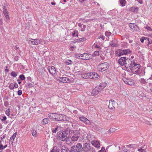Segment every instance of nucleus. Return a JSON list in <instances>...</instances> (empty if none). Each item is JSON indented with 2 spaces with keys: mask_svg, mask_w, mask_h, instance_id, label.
Listing matches in <instances>:
<instances>
[{
  "mask_svg": "<svg viewBox=\"0 0 152 152\" xmlns=\"http://www.w3.org/2000/svg\"><path fill=\"white\" fill-rule=\"evenodd\" d=\"M73 135H75V136H77L80 137V133L79 131L77 130H75L73 132Z\"/></svg>",
  "mask_w": 152,
  "mask_h": 152,
  "instance_id": "obj_28",
  "label": "nucleus"
},
{
  "mask_svg": "<svg viewBox=\"0 0 152 152\" xmlns=\"http://www.w3.org/2000/svg\"><path fill=\"white\" fill-rule=\"evenodd\" d=\"M126 57H121L118 60V63L121 66L124 65L125 61H126Z\"/></svg>",
  "mask_w": 152,
  "mask_h": 152,
  "instance_id": "obj_18",
  "label": "nucleus"
},
{
  "mask_svg": "<svg viewBox=\"0 0 152 152\" xmlns=\"http://www.w3.org/2000/svg\"><path fill=\"white\" fill-rule=\"evenodd\" d=\"M10 75L12 77H15L17 76V73L14 71H12L10 73Z\"/></svg>",
  "mask_w": 152,
  "mask_h": 152,
  "instance_id": "obj_39",
  "label": "nucleus"
},
{
  "mask_svg": "<svg viewBox=\"0 0 152 152\" xmlns=\"http://www.w3.org/2000/svg\"><path fill=\"white\" fill-rule=\"evenodd\" d=\"M2 118H3V119H1L2 121H5L7 119V117L5 116H2Z\"/></svg>",
  "mask_w": 152,
  "mask_h": 152,
  "instance_id": "obj_56",
  "label": "nucleus"
},
{
  "mask_svg": "<svg viewBox=\"0 0 152 152\" xmlns=\"http://www.w3.org/2000/svg\"><path fill=\"white\" fill-rule=\"evenodd\" d=\"M127 147L130 150H132V151L133 149V148H135L136 147V145L135 144H129V145H126Z\"/></svg>",
  "mask_w": 152,
  "mask_h": 152,
  "instance_id": "obj_26",
  "label": "nucleus"
},
{
  "mask_svg": "<svg viewBox=\"0 0 152 152\" xmlns=\"http://www.w3.org/2000/svg\"><path fill=\"white\" fill-rule=\"evenodd\" d=\"M123 51L124 55H125L130 53L132 52V51L129 49L123 50Z\"/></svg>",
  "mask_w": 152,
  "mask_h": 152,
  "instance_id": "obj_29",
  "label": "nucleus"
},
{
  "mask_svg": "<svg viewBox=\"0 0 152 152\" xmlns=\"http://www.w3.org/2000/svg\"><path fill=\"white\" fill-rule=\"evenodd\" d=\"M145 28L147 29L148 30L152 31V29H151L150 27L148 26H146L145 27Z\"/></svg>",
  "mask_w": 152,
  "mask_h": 152,
  "instance_id": "obj_55",
  "label": "nucleus"
},
{
  "mask_svg": "<svg viewBox=\"0 0 152 152\" xmlns=\"http://www.w3.org/2000/svg\"><path fill=\"white\" fill-rule=\"evenodd\" d=\"M107 84L105 83H100V85L98 86L99 87V88L101 89V91L102 89H104L105 86H106Z\"/></svg>",
  "mask_w": 152,
  "mask_h": 152,
  "instance_id": "obj_25",
  "label": "nucleus"
},
{
  "mask_svg": "<svg viewBox=\"0 0 152 152\" xmlns=\"http://www.w3.org/2000/svg\"><path fill=\"white\" fill-rule=\"evenodd\" d=\"M86 26L85 25H83V27L81 28V31H84L85 30V28H86Z\"/></svg>",
  "mask_w": 152,
  "mask_h": 152,
  "instance_id": "obj_53",
  "label": "nucleus"
},
{
  "mask_svg": "<svg viewBox=\"0 0 152 152\" xmlns=\"http://www.w3.org/2000/svg\"><path fill=\"white\" fill-rule=\"evenodd\" d=\"M50 121L49 119L45 118L42 121V123L43 125H45L48 124Z\"/></svg>",
  "mask_w": 152,
  "mask_h": 152,
  "instance_id": "obj_24",
  "label": "nucleus"
},
{
  "mask_svg": "<svg viewBox=\"0 0 152 152\" xmlns=\"http://www.w3.org/2000/svg\"><path fill=\"white\" fill-rule=\"evenodd\" d=\"M10 111L9 109H8L6 110V113L7 115H8V116L10 115Z\"/></svg>",
  "mask_w": 152,
  "mask_h": 152,
  "instance_id": "obj_54",
  "label": "nucleus"
},
{
  "mask_svg": "<svg viewBox=\"0 0 152 152\" xmlns=\"http://www.w3.org/2000/svg\"><path fill=\"white\" fill-rule=\"evenodd\" d=\"M70 152H78L75 149L74 145L72 146L70 148Z\"/></svg>",
  "mask_w": 152,
  "mask_h": 152,
  "instance_id": "obj_31",
  "label": "nucleus"
},
{
  "mask_svg": "<svg viewBox=\"0 0 152 152\" xmlns=\"http://www.w3.org/2000/svg\"><path fill=\"white\" fill-rule=\"evenodd\" d=\"M147 148V146L144 145V146L142 147L140 149L138 150L139 151L141 152H145V150Z\"/></svg>",
  "mask_w": 152,
  "mask_h": 152,
  "instance_id": "obj_27",
  "label": "nucleus"
},
{
  "mask_svg": "<svg viewBox=\"0 0 152 152\" xmlns=\"http://www.w3.org/2000/svg\"><path fill=\"white\" fill-rule=\"evenodd\" d=\"M147 41H148V45H149V44L152 43V41L151 40L150 41L149 39V40Z\"/></svg>",
  "mask_w": 152,
  "mask_h": 152,
  "instance_id": "obj_62",
  "label": "nucleus"
},
{
  "mask_svg": "<svg viewBox=\"0 0 152 152\" xmlns=\"http://www.w3.org/2000/svg\"><path fill=\"white\" fill-rule=\"evenodd\" d=\"M59 149L57 146H54L53 147L51 151L52 152H59Z\"/></svg>",
  "mask_w": 152,
  "mask_h": 152,
  "instance_id": "obj_30",
  "label": "nucleus"
},
{
  "mask_svg": "<svg viewBox=\"0 0 152 152\" xmlns=\"http://www.w3.org/2000/svg\"><path fill=\"white\" fill-rule=\"evenodd\" d=\"M99 152H106L104 148L103 147L100 150Z\"/></svg>",
  "mask_w": 152,
  "mask_h": 152,
  "instance_id": "obj_52",
  "label": "nucleus"
},
{
  "mask_svg": "<svg viewBox=\"0 0 152 152\" xmlns=\"http://www.w3.org/2000/svg\"><path fill=\"white\" fill-rule=\"evenodd\" d=\"M93 72H90L89 73H87L84 74V78L86 79H91L93 78L92 77Z\"/></svg>",
  "mask_w": 152,
  "mask_h": 152,
  "instance_id": "obj_16",
  "label": "nucleus"
},
{
  "mask_svg": "<svg viewBox=\"0 0 152 152\" xmlns=\"http://www.w3.org/2000/svg\"><path fill=\"white\" fill-rule=\"evenodd\" d=\"M9 88L11 90L13 89L14 88L13 86V84L12 83L10 84L9 85Z\"/></svg>",
  "mask_w": 152,
  "mask_h": 152,
  "instance_id": "obj_49",
  "label": "nucleus"
},
{
  "mask_svg": "<svg viewBox=\"0 0 152 152\" xmlns=\"http://www.w3.org/2000/svg\"><path fill=\"white\" fill-rule=\"evenodd\" d=\"M60 115V121H69V118L68 117L64 115L61 114Z\"/></svg>",
  "mask_w": 152,
  "mask_h": 152,
  "instance_id": "obj_19",
  "label": "nucleus"
},
{
  "mask_svg": "<svg viewBox=\"0 0 152 152\" xmlns=\"http://www.w3.org/2000/svg\"><path fill=\"white\" fill-rule=\"evenodd\" d=\"M123 80L124 83L127 84L132 85L133 84V81L131 79H126L125 78H124L123 79Z\"/></svg>",
  "mask_w": 152,
  "mask_h": 152,
  "instance_id": "obj_12",
  "label": "nucleus"
},
{
  "mask_svg": "<svg viewBox=\"0 0 152 152\" xmlns=\"http://www.w3.org/2000/svg\"><path fill=\"white\" fill-rule=\"evenodd\" d=\"M72 36L73 37H77L78 36V32L77 31L75 30L72 33Z\"/></svg>",
  "mask_w": 152,
  "mask_h": 152,
  "instance_id": "obj_37",
  "label": "nucleus"
},
{
  "mask_svg": "<svg viewBox=\"0 0 152 152\" xmlns=\"http://www.w3.org/2000/svg\"><path fill=\"white\" fill-rule=\"evenodd\" d=\"M92 75V77H93L92 78L93 79L98 78L99 77V76L98 75V74L97 73L95 72H93Z\"/></svg>",
  "mask_w": 152,
  "mask_h": 152,
  "instance_id": "obj_33",
  "label": "nucleus"
},
{
  "mask_svg": "<svg viewBox=\"0 0 152 152\" xmlns=\"http://www.w3.org/2000/svg\"><path fill=\"white\" fill-rule=\"evenodd\" d=\"M16 136V133H14L12 136L11 137L10 140H9V144H12L13 142V141L14 140Z\"/></svg>",
  "mask_w": 152,
  "mask_h": 152,
  "instance_id": "obj_22",
  "label": "nucleus"
},
{
  "mask_svg": "<svg viewBox=\"0 0 152 152\" xmlns=\"http://www.w3.org/2000/svg\"><path fill=\"white\" fill-rule=\"evenodd\" d=\"M129 26L130 28L135 31H137L138 29H139V27L135 23H130Z\"/></svg>",
  "mask_w": 152,
  "mask_h": 152,
  "instance_id": "obj_14",
  "label": "nucleus"
},
{
  "mask_svg": "<svg viewBox=\"0 0 152 152\" xmlns=\"http://www.w3.org/2000/svg\"><path fill=\"white\" fill-rule=\"evenodd\" d=\"M124 37H125L126 39H127L128 38H129V35L128 34H125V35H124Z\"/></svg>",
  "mask_w": 152,
  "mask_h": 152,
  "instance_id": "obj_61",
  "label": "nucleus"
},
{
  "mask_svg": "<svg viewBox=\"0 0 152 152\" xmlns=\"http://www.w3.org/2000/svg\"><path fill=\"white\" fill-rule=\"evenodd\" d=\"M61 152H70V150L69 148L65 146H62L61 150Z\"/></svg>",
  "mask_w": 152,
  "mask_h": 152,
  "instance_id": "obj_23",
  "label": "nucleus"
},
{
  "mask_svg": "<svg viewBox=\"0 0 152 152\" xmlns=\"http://www.w3.org/2000/svg\"><path fill=\"white\" fill-rule=\"evenodd\" d=\"M22 92L21 90H19L18 91V94L19 96L21 95L22 94Z\"/></svg>",
  "mask_w": 152,
  "mask_h": 152,
  "instance_id": "obj_58",
  "label": "nucleus"
},
{
  "mask_svg": "<svg viewBox=\"0 0 152 152\" xmlns=\"http://www.w3.org/2000/svg\"><path fill=\"white\" fill-rule=\"evenodd\" d=\"M80 137L72 135V140L73 141H77Z\"/></svg>",
  "mask_w": 152,
  "mask_h": 152,
  "instance_id": "obj_35",
  "label": "nucleus"
},
{
  "mask_svg": "<svg viewBox=\"0 0 152 152\" xmlns=\"http://www.w3.org/2000/svg\"><path fill=\"white\" fill-rule=\"evenodd\" d=\"M137 9V7L136 8L135 7H132L131 8V11H135V10L136 9Z\"/></svg>",
  "mask_w": 152,
  "mask_h": 152,
  "instance_id": "obj_60",
  "label": "nucleus"
},
{
  "mask_svg": "<svg viewBox=\"0 0 152 152\" xmlns=\"http://www.w3.org/2000/svg\"><path fill=\"white\" fill-rule=\"evenodd\" d=\"M115 104L114 100L112 99H110L109 101V108L110 109H113V107H114Z\"/></svg>",
  "mask_w": 152,
  "mask_h": 152,
  "instance_id": "obj_21",
  "label": "nucleus"
},
{
  "mask_svg": "<svg viewBox=\"0 0 152 152\" xmlns=\"http://www.w3.org/2000/svg\"><path fill=\"white\" fill-rule=\"evenodd\" d=\"M123 50L118 49L116 51L115 54L116 56L120 57L124 55Z\"/></svg>",
  "mask_w": 152,
  "mask_h": 152,
  "instance_id": "obj_20",
  "label": "nucleus"
},
{
  "mask_svg": "<svg viewBox=\"0 0 152 152\" xmlns=\"http://www.w3.org/2000/svg\"><path fill=\"white\" fill-rule=\"evenodd\" d=\"M81 54H79L77 53H75V58H79L80 59H81Z\"/></svg>",
  "mask_w": 152,
  "mask_h": 152,
  "instance_id": "obj_43",
  "label": "nucleus"
},
{
  "mask_svg": "<svg viewBox=\"0 0 152 152\" xmlns=\"http://www.w3.org/2000/svg\"><path fill=\"white\" fill-rule=\"evenodd\" d=\"M74 145L75 149L78 152H82L83 151V147L81 144L78 143L76 144V145Z\"/></svg>",
  "mask_w": 152,
  "mask_h": 152,
  "instance_id": "obj_9",
  "label": "nucleus"
},
{
  "mask_svg": "<svg viewBox=\"0 0 152 152\" xmlns=\"http://www.w3.org/2000/svg\"><path fill=\"white\" fill-rule=\"evenodd\" d=\"M146 40H146H149V38L148 37H141L140 39V41L142 43H143L144 42V40Z\"/></svg>",
  "mask_w": 152,
  "mask_h": 152,
  "instance_id": "obj_32",
  "label": "nucleus"
},
{
  "mask_svg": "<svg viewBox=\"0 0 152 152\" xmlns=\"http://www.w3.org/2000/svg\"><path fill=\"white\" fill-rule=\"evenodd\" d=\"M3 12L4 13H5L6 12L7 13V12H8V11H7V10L6 9V8L5 6H3Z\"/></svg>",
  "mask_w": 152,
  "mask_h": 152,
  "instance_id": "obj_47",
  "label": "nucleus"
},
{
  "mask_svg": "<svg viewBox=\"0 0 152 152\" xmlns=\"http://www.w3.org/2000/svg\"><path fill=\"white\" fill-rule=\"evenodd\" d=\"M60 115L57 113H50L48 114V116L51 119H54L56 121H59Z\"/></svg>",
  "mask_w": 152,
  "mask_h": 152,
  "instance_id": "obj_3",
  "label": "nucleus"
},
{
  "mask_svg": "<svg viewBox=\"0 0 152 152\" xmlns=\"http://www.w3.org/2000/svg\"><path fill=\"white\" fill-rule=\"evenodd\" d=\"M79 119L80 121L84 122L86 124L90 125L91 124L90 121L84 116H82L80 117Z\"/></svg>",
  "mask_w": 152,
  "mask_h": 152,
  "instance_id": "obj_7",
  "label": "nucleus"
},
{
  "mask_svg": "<svg viewBox=\"0 0 152 152\" xmlns=\"http://www.w3.org/2000/svg\"><path fill=\"white\" fill-rule=\"evenodd\" d=\"M86 38L85 37H83L82 38H80L79 39H77V42H82L85 41L86 40Z\"/></svg>",
  "mask_w": 152,
  "mask_h": 152,
  "instance_id": "obj_36",
  "label": "nucleus"
},
{
  "mask_svg": "<svg viewBox=\"0 0 152 152\" xmlns=\"http://www.w3.org/2000/svg\"><path fill=\"white\" fill-rule=\"evenodd\" d=\"M30 23L29 22L27 23L26 24V27H28L30 26Z\"/></svg>",
  "mask_w": 152,
  "mask_h": 152,
  "instance_id": "obj_64",
  "label": "nucleus"
},
{
  "mask_svg": "<svg viewBox=\"0 0 152 152\" xmlns=\"http://www.w3.org/2000/svg\"><path fill=\"white\" fill-rule=\"evenodd\" d=\"M83 151L84 152H88L91 151L92 152H94L95 149L93 147H91L89 143L88 142L85 143L83 145Z\"/></svg>",
  "mask_w": 152,
  "mask_h": 152,
  "instance_id": "obj_1",
  "label": "nucleus"
},
{
  "mask_svg": "<svg viewBox=\"0 0 152 152\" xmlns=\"http://www.w3.org/2000/svg\"><path fill=\"white\" fill-rule=\"evenodd\" d=\"M65 64L67 65L71 64H72V61L70 60H66L65 61Z\"/></svg>",
  "mask_w": 152,
  "mask_h": 152,
  "instance_id": "obj_41",
  "label": "nucleus"
},
{
  "mask_svg": "<svg viewBox=\"0 0 152 152\" xmlns=\"http://www.w3.org/2000/svg\"><path fill=\"white\" fill-rule=\"evenodd\" d=\"M133 61H132L130 58H126V61H125L124 65L126 68H128L129 67L130 69L131 66H132Z\"/></svg>",
  "mask_w": 152,
  "mask_h": 152,
  "instance_id": "obj_4",
  "label": "nucleus"
},
{
  "mask_svg": "<svg viewBox=\"0 0 152 152\" xmlns=\"http://www.w3.org/2000/svg\"><path fill=\"white\" fill-rule=\"evenodd\" d=\"M30 42L32 45H37L40 43V41L38 39H31L29 42Z\"/></svg>",
  "mask_w": 152,
  "mask_h": 152,
  "instance_id": "obj_13",
  "label": "nucleus"
},
{
  "mask_svg": "<svg viewBox=\"0 0 152 152\" xmlns=\"http://www.w3.org/2000/svg\"><path fill=\"white\" fill-rule=\"evenodd\" d=\"M116 129L114 128H110L109 130V131L110 132H113L115 131Z\"/></svg>",
  "mask_w": 152,
  "mask_h": 152,
  "instance_id": "obj_50",
  "label": "nucleus"
},
{
  "mask_svg": "<svg viewBox=\"0 0 152 152\" xmlns=\"http://www.w3.org/2000/svg\"><path fill=\"white\" fill-rule=\"evenodd\" d=\"M32 134L34 137H37V133L35 130L34 129L32 130Z\"/></svg>",
  "mask_w": 152,
  "mask_h": 152,
  "instance_id": "obj_40",
  "label": "nucleus"
},
{
  "mask_svg": "<svg viewBox=\"0 0 152 152\" xmlns=\"http://www.w3.org/2000/svg\"><path fill=\"white\" fill-rule=\"evenodd\" d=\"M27 87L29 88H31L33 87V85L32 83H29L28 84Z\"/></svg>",
  "mask_w": 152,
  "mask_h": 152,
  "instance_id": "obj_57",
  "label": "nucleus"
},
{
  "mask_svg": "<svg viewBox=\"0 0 152 152\" xmlns=\"http://www.w3.org/2000/svg\"><path fill=\"white\" fill-rule=\"evenodd\" d=\"M13 86L14 88L15 87V88H17L18 87V85L16 83L13 84Z\"/></svg>",
  "mask_w": 152,
  "mask_h": 152,
  "instance_id": "obj_63",
  "label": "nucleus"
},
{
  "mask_svg": "<svg viewBox=\"0 0 152 152\" xmlns=\"http://www.w3.org/2000/svg\"><path fill=\"white\" fill-rule=\"evenodd\" d=\"M132 64V66H131L130 69L132 70L134 69H137V70L135 71V72L136 73L139 72V69L140 67V65L136 64L135 61H133V64Z\"/></svg>",
  "mask_w": 152,
  "mask_h": 152,
  "instance_id": "obj_5",
  "label": "nucleus"
},
{
  "mask_svg": "<svg viewBox=\"0 0 152 152\" xmlns=\"http://www.w3.org/2000/svg\"><path fill=\"white\" fill-rule=\"evenodd\" d=\"M108 64L106 62L99 64L98 68L99 71L102 72L107 70L108 69Z\"/></svg>",
  "mask_w": 152,
  "mask_h": 152,
  "instance_id": "obj_2",
  "label": "nucleus"
},
{
  "mask_svg": "<svg viewBox=\"0 0 152 152\" xmlns=\"http://www.w3.org/2000/svg\"><path fill=\"white\" fill-rule=\"evenodd\" d=\"M19 57L18 56H15L14 57V59L16 61H17L19 59Z\"/></svg>",
  "mask_w": 152,
  "mask_h": 152,
  "instance_id": "obj_59",
  "label": "nucleus"
},
{
  "mask_svg": "<svg viewBox=\"0 0 152 152\" xmlns=\"http://www.w3.org/2000/svg\"><path fill=\"white\" fill-rule=\"evenodd\" d=\"M58 126H57L55 129H52V131L53 133H56L58 130Z\"/></svg>",
  "mask_w": 152,
  "mask_h": 152,
  "instance_id": "obj_48",
  "label": "nucleus"
},
{
  "mask_svg": "<svg viewBox=\"0 0 152 152\" xmlns=\"http://www.w3.org/2000/svg\"><path fill=\"white\" fill-rule=\"evenodd\" d=\"M99 52L98 51H96L93 53V55L95 56H98L99 55Z\"/></svg>",
  "mask_w": 152,
  "mask_h": 152,
  "instance_id": "obj_44",
  "label": "nucleus"
},
{
  "mask_svg": "<svg viewBox=\"0 0 152 152\" xmlns=\"http://www.w3.org/2000/svg\"><path fill=\"white\" fill-rule=\"evenodd\" d=\"M19 77L20 79L22 80H23L25 79V77L23 74L20 75Z\"/></svg>",
  "mask_w": 152,
  "mask_h": 152,
  "instance_id": "obj_45",
  "label": "nucleus"
},
{
  "mask_svg": "<svg viewBox=\"0 0 152 152\" xmlns=\"http://www.w3.org/2000/svg\"><path fill=\"white\" fill-rule=\"evenodd\" d=\"M123 149V152H132L133 151H132V150H130V149H128L125 147H124Z\"/></svg>",
  "mask_w": 152,
  "mask_h": 152,
  "instance_id": "obj_34",
  "label": "nucleus"
},
{
  "mask_svg": "<svg viewBox=\"0 0 152 152\" xmlns=\"http://www.w3.org/2000/svg\"><path fill=\"white\" fill-rule=\"evenodd\" d=\"M81 59L83 60H87L90 59L92 58V56L89 54L87 53H84L81 54Z\"/></svg>",
  "mask_w": 152,
  "mask_h": 152,
  "instance_id": "obj_6",
  "label": "nucleus"
},
{
  "mask_svg": "<svg viewBox=\"0 0 152 152\" xmlns=\"http://www.w3.org/2000/svg\"><path fill=\"white\" fill-rule=\"evenodd\" d=\"M119 2L122 7L124 6L125 5L126 3L125 0H119Z\"/></svg>",
  "mask_w": 152,
  "mask_h": 152,
  "instance_id": "obj_38",
  "label": "nucleus"
},
{
  "mask_svg": "<svg viewBox=\"0 0 152 152\" xmlns=\"http://www.w3.org/2000/svg\"><path fill=\"white\" fill-rule=\"evenodd\" d=\"M110 45H111V46L112 47H117V45H116L115 43H113V42L111 43L110 44Z\"/></svg>",
  "mask_w": 152,
  "mask_h": 152,
  "instance_id": "obj_51",
  "label": "nucleus"
},
{
  "mask_svg": "<svg viewBox=\"0 0 152 152\" xmlns=\"http://www.w3.org/2000/svg\"><path fill=\"white\" fill-rule=\"evenodd\" d=\"M4 16L7 19V20H10V17L8 15V12L5 13H4Z\"/></svg>",
  "mask_w": 152,
  "mask_h": 152,
  "instance_id": "obj_42",
  "label": "nucleus"
},
{
  "mask_svg": "<svg viewBox=\"0 0 152 152\" xmlns=\"http://www.w3.org/2000/svg\"><path fill=\"white\" fill-rule=\"evenodd\" d=\"M58 80L60 82L63 83H66L69 81V79L68 78L66 77H59Z\"/></svg>",
  "mask_w": 152,
  "mask_h": 152,
  "instance_id": "obj_15",
  "label": "nucleus"
},
{
  "mask_svg": "<svg viewBox=\"0 0 152 152\" xmlns=\"http://www.w3.org/2000/svg\"><path fill=\"white\" fill-rule=\"evenodd\" d=\"M111 34V32L108 31H106L105 33V35L106 36L109 37Z\"/></svg>",
  "mask_w": 152,
  "mask_h": 152,
  "instance_id": "obj_46",
  "label": "nucleus"
},
{
  "mask_svg": "<svg viewBox=\"0 0 152 152\" xmlns=\"http://www.w3.org/2000/svg\"><path fill=\"white\" fill-rule=\"evenodd\" d=\"M62 134H61V137L59 138L62 141H64L66 140L67 138V133L65 131H63L61 132Z\"/></svg>",
  "mask_w": 152,
  "mask_h": 152,
  "instance_id": "obj_11",
  "label": "nucleus"
},
{
  "mask_svg": "<svg viewBox=\"0 0 152 152\" xmlns=\"http://www.w3.org/2000/svg\"><path fill=\"white\" fill-rule=\"evenodd\" d=\"M48 70L49 73L53 76L57 74L56 71L53 66H50L48 67Z\"/></svg>",
  "mask_w": 152,
  "mask_h": 152,
  "instance_id": "obj_8",
  "label": "nucleus"
},
{
  "mask_svg": "<svg viewBox=\"0 0 152 152\" xmlns=\"http://www.w3.org/2000/svg\"><path fill=\"white\" fill-rule=\"evenodd\" d=\"M100 91H101V90L99 88V87L98 86H97L92 90L91 92L92 95V96L96 95Z\"/></svg>",
  "mask_w": 152,
  "mask_h": 152,
  "instance_id": "obj_10",
  "label": "nucleus"
},
{
  "mask_svg": "<svg viewBox=\"0 0 152 152\" xmlns=\"http://www.w3.org/2000/svg\"><path fill=\"white\" fill-rule=\"evenodd\" d=\"M91 144L94 147L99 148L100 147V143L99 142L96 140H94L91 142Z\"/></svg>",
  "mask_w": 152,
  "mask_h": 152,
  "instance_id": "obj_17",
  "label": "nucleus"
}]
</instances>
